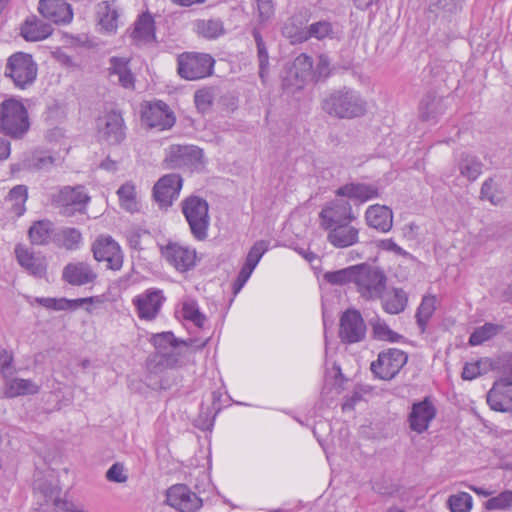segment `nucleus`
<instances>
[{"label": "nucleus", "mask_w": 512, "mask_h": 512, "mask_svg": "<svg viewBox=\"0 0 512 512\" xmlns=\"http://www.w3.org/2000/svg\"><path fill=\"white\" fill-rule=\"evenodd\" d=\"M208 339L196 344L197 340H181L174 336L170 331L157 333L152 336L151 342L157 350L156 354L150 359L149 365L157 372L163 369L178 368L183 365V350L196 346L201 349L207 344Z\"/></svg>", "instance_id": "f257e3e1"}, {"label": "nucleus", "mask_w": 512, "mask_h": 512, "mask_svg": "<svg viewBox=\"0 0 512 512\" xmlns=\"http://www.w3.org/2000/svg\"><path fill=\"white\" fill-rule=\"evenodd\" d=\"M322 110L337 119H354L365 115L367 103L360 93L349 87L332 90L321 101Z\"/></svg>", "instance_id": "f03ea898"}, {"label": "nucleus", "mask_w": 512, "mask_h": 512, "mask_svg": "<svg viewBox=\"0 0 512 512\" xmlns=\"http://www.w3.org/2000/svg\"><path fill=\"white\" fill-rule=\"evenodd\" d=\"M30 129L27 108L15 98L0 103V132L12 139H22Z\"/></svg>", "instance_id": "7ed1b4c3"}, {"label": "nucleus", "mask_w": 512, "mask_h": 512, "mask_svg": "<svg viewBox=\"0 0 512 512\" xmlns=\"http://www.w3.org/2000/svg\"><path fill=\"white\" fill-rule=\"evenodd\" d=\"M356 291L367 301L382 298L387 287V276L378 267L362 263L356 265L354 277Z\"/></svg>", "instance_id": "20e7f679"}, {"label": "nucleus", "mask_w": 512, "mask_h": 512, "mask_svg": "<svg viewBox=\"0 0 512 512\" xmlns=\"http://www.w3.org/2000/svg\"><path fill=\"white\" fill-rule=\"evenodd\" d=\"M38 65L33 56L24 52L10 55L5 64L4 76L21 90L31 87L36 81Z\"/></svg>", "instance_id": "39448f33"}, {"label": "nucleus", "mask_w": 512, "mask_h": 512, "mask_svg": "<svg viewBox=\"0 0 512 512\" xmlns=\"http://www.w3.org/2000/svg\"><path fill=\"white\" fill-rule=\"evenodd\" d=\"M181 210L194 238L200 241L205 240L210 224L207 201L198 196H189L181 202Z\"/></svg>", "instance_id": "423d86ee"}, {"label": "nucleus", "mask_w": 512, "mask_h": 512, "mask_svg": "<svg viewBox=\"0 0 512 512\" xmlns=\"http://www.w3.org/2000/svg\"><path fill=\"white\" fill-rule=\"evenodd\" d=\"M407 361L406 352L398 348H388L378 354L377 359L371 363L370 370L376 378L390 381L399 374Z\"/></svg>", "instance_id": "0eeeda50"}, {"label": "nucleus", "mask_w": 512, "mask_h": 512, "mask_svg": "<svg viewBox=\"0 0 512 512\" xmlns=\"http://www.w3.org/2000/svg\"><path fill=\"white\" fill-rule=\"evenodd\" d=\"M214 59L205 53L186 52L177 58V72L186 80H198L212 74Z\"/></svg>", "instance_id": "6e6552de"}, {"label": "nucleus", "mask_w": 512, "mask_h": 512, "mask_svg": "<svg viewBox=\"0 0 512 512\" xmlns=\"http://www.w3.org/2000/svg\"><path fill=\"white\" fill-rule=\"evenodd\" d=\"M90 197L83 186H64L52 196V203L60 214L70 217L76 212L82 213Z\"/></svg>", "instance_id": "1a4fd4ad"}, {"label": "nucleus", "mask_w": 512, "mask_h": 512, "mask_svg": "<svg viewBox=\"0 0 512 512\" xmlns=\"http://www.w3.org/2000/svg\"><path fill=\"white\" fill-rule=\"evenodd\" d=\"M92 251L95 260L106 262L111 270H120L123 265V253L119 244L110 236H101L93 243Z\"/></svg>", "instance_id": "9d476101"}, {"label": "nucleus", "mask_w": 512, "mask_h": 512, "mask_svg": "<svg viewBox=\"0 0 512 512\" xmlns=\"http://www.w3.org/2000/svg\"><path fill=\"white\" fill-rule=\"evenodd\" d=\"M366 324L361 313L355 309L346 310L339 324V337L344 343L352 344L364 340Z\"/></svg>", "instance_id": "9b49d317"}, {"label": "nucleus", "mask_w": 512, "mask_h": 512, "mask_svg": "<svg viewBox=\"0 0 512 512\" xmlns=\"http://www.w3.org/2000/svg\"><path fill=\"white\" fill-rule=\"evenodd\" d=\"M182 178L179 174L171 173L161 177L153 187V197L160 208L172 206L182 188Z\"/></svg>", "instance_id": "f8f14e48"}, {"label": "nucleus", "mask_w": 512, "mask_h": 512, "mask_svg": "<svg viewBox=\"0 0 512 512\" xmlns=\"http://www.w3.org/2000/svg\"><path fill=\"white\" fill-rule=\"evenodd\" d=\"M166 496L167 504L180 512H196L202 507V500L184 484L170 487Z\"/></svg>", "instance_id": "ddd939ff"}, {"label": "nucleus", "mask_w": 512, "mask_h": 512, "mask_svg": "<svg viewBox=\"0 0 512 512\" xmlns=\"http://www.w3.org/2000/svg\"><path fill=\"white\" fill-rule=\"evenodd\" d=\"M164 301L165 297L162 290L155 288L147 289L132 300L137 309L138 317L148 321L157 317Z\"/></svg>", "instance_id": "4468645a"}, {"label": "nucleus", "mask_w": 512, "mask_h": 512, "mask_svg": "<svg viewBox=\"0 0 512 512\" xmlns=\"http://www.w3.org/2000/svg\"><path fill=\"white\" fill-rule=\"evenodd\" d=\"M320 218L323 229H329L338 224L349 223L355 216L348 201L335 199L321 210Z\"/></svg>", "instance_id": "2eb2a0df"}, {"label": "nucleus", "mask_w": 512, "mask_h": 512, "mask_svg": "<svg viewBox=\"0 0 512 512\" xmlns=\"http://www.w3.org/2000/svg\"><path fill=\"white\" fill-rule=\"evenodd\" d=\"M100 136L109 144H119L126 136L122 114L110 111L98 121Z\"/></svg>", "instance_id": "dca6fc26"}, {"label": "nucleus", "mask_w": 512, "mask_h": 512, "mask_svg": "<svg viewBox=\"0 0 512 512\" xmlns=\"http://www.w3.org/2000/svg\"><path fill=\"white\" fill-rule=\"evenodd\" d=\"M202 150L193 145H172L165 161L170 168L196 166L201 163Z\"/></svg>", "instance_id": "f3484780"}, {"label": "nucleus", "mask_w": 512, "mask_h": 512, "mask_svg": "<svg viewBox=\"0 0 512 512\" xmlns=\"http://www.w3.org/2000/svg\"><path fill=\"white\" fill-rule=\"evenodd\" d=\"M164 258L179 272H186L195 266L196 251L177 243H169L163 249Z\"/></svg>", "instance_id": "a211bd4d"}, {"label": "nucleus", "mask_w": 512, "mask_h": 512, "mask_svg": "<svg viewBox=\"0 0 512 512\" xmlns=\"http://www.w3.org/2000/svg\"><path fill=\"white\" fill-rule=\"evenodd\" d=\"M447 109L445 97L435 91H428L418 105V117L421 121L436 122Z\"/></svg>", "instance_id": "6ab92c4d"}, {"label": "nucleus", "mask_w": 512, "mask_h": 512, "mask_svg": "<svg viewBox=\"0 0 512 512\" xmlns=\"http://www.w3.org/2000/svg\"><path fill=\"white\" fill-rule=\"evenodd\" d=\"M39 13L55 24H67L73 19L71 5L64 0H40Z\"/></svg>", "instance_id": "aec40b11"}, {"label": "nucleus", "mask_w": 512, "mask_h": 512, "mask_svg": "<svg viewBox=\"0 0 512 512\" xmlns=\"http://www.w3.org/2000/svg\"><path fill=\"white\" fill-rule=\"evenodd\" d=\"M435 416L436 409L433 403L425 398L423 401L413 404L409 414L410 428L417 433H423L428 429Z\"/></svg>", "instance_id": "412c9836"}, {"label": "nucleus", "mask_w": 512, "mask_h": 512, "mask_svg": "<svg viewBox=\"0 0 512 512\" xmlns=\"http://www.w3.org/2000/svg\"><path fill=\"white\" fill-rule=\"evenodd\" d=\"M349 223H342L325 229L327 241L335 248H347L359 242V229Z\"/></svg>", "instance_id": "4be33fe9"}, {"label": "nucleus", "mask_w": 512, "mask_h": 512, "mask_svg": "<svg viewBox=\"0 0 512 512\" xmlns=\"http://www.w3.org/2000/svg\"><path fill=\"white\" fill-rule=\"evenodd\" d=\"M143 118L151 128L165 130L173 126L175 118L169 107L163 101H157L150 104L148 109L143 113Z\"/></svg>", "instance_id": "5701e85b"}, {"label": "nucleus", "mask_w": 512, "mask_h": 512, "mask_svg": "<svg viewBox=\"0 0 512 512\" xmlns=\"http://www.w3.org/2000/svg\"><path fill=\"white\" fill-rule=\"evenodd\" d=\"M97 278V274L86 262L68 263L62 271V279L73 286H83L92 283Z\"/></svg>", "instance_id": "b1692460"}, {"label": "nucleus", "mask_w": 512, "mask_h": 512, "mask_svg": "<svg viewBox=\"0 0 512 512\" xmlns=\"http://www.w3.org/2000/svg\"><path fill=\"white\" fill-rule=\"evenodd\" d=\"M15 255L20 266L29 274L37 278H42L46 275L47 263L43 256L34 254L22 245L15 247Z\"/></svg>", "instance_id": "393cba45"}, {"label": "nucleus", "mask_w": 512, "mask_h": 512, "mask_svg": "<svg viewBox=\"0 0 512 512\" xmlns=\"http://www.w3.org/2000/svg\"><path fill=\"white\" fill-rule=\"evenodd\" d=\"M487 402L495 411H510L512 409V384L496 380L487 394Z\"/></svg>", "instance_id": "a878e982"}, {"label": "nucleus", "mask_w": 512, "mask_h": 512, "mask_svg": "<svg viewBox=\"0 0 512 512\" xmlns=\"http://www.w3.org/2000/svg\"><path fill=\"white\" fill-rule=\"evenodd\" d=\"M54 161V158L45 152L25 153L17 163L11 165V170L12 172L47 170L54 165Z\"/></svg>", "instance_id": "bb28decb"}, {"label": "nucleus", "mask_w": 512, "mask_h": 512, "mask_svg": "<svg viewBox=\"0 0 512 512\" xmlns=\"http://www.w3.org/2000/svg\"><path fill=\"white\" fill-rule=\"evenodd\" d=\"M365 220L369 227L386 233L393 226V212L385 205H371L365 212Z\"/></svg>", "instance_id": "cd10ccee"}, {"label": "nucleus", "mask_w": 512, "mask_h": 512, "mask_svg": "<svg viewBox=\"0 0 512 512\" xmlns=\"http://www.w3.org/2000/svg\"><path fill=\"white\" fill-rule=\"evenodd\" d=\"M336 195L347 197L359 203L379 197V189L375 185L365 183H348L336 190Z\"/></svg>", "instance_id": "c85d7f7f"}, {"label": "nucleus", "mask_w": 512, "mask_h": 512, "mask_svg": "<svg viewBox=\"0 0 512 512\" xmlns=\"http://www.w3.org/2000/svg\"><path fill=\"white\" fill-rule=\"evenodd\" d=\"M96 15L101 30L107 33L116 31L119 14L115 0L99 2L96 6Z\"/></svg>", "instance_id": "c756f323"}, {"label": "nucleus", "mask_w": 512, "mask_h": 512, "mask_svg": "<svg viewBox=\"0 0 512 512\" xmlns=\"http://www.w3.org/2000/svg\"><path fill=\"white\" fill-rule=\"evenodd\" d=\"M53 32L51 24L45 23L36 16L28 17L21 27V35L27 41H41Z\"/></svg>", "instance_id": "7c9ffc66"}, {"label": "nucleus", "mask_w": 512, "mask_h": 512, "mask_svg": "<svg viewBox=\"0 0 512 512\" xmlns=\"http://www.w3.org/2000/svg\"><path fill=\"white\" fill-rule=\"evenodd\" d=\"M109 74L116 76L118 83L127 89L134 88V76L129 68V59L113 56L109 59Z\"/></svg>", "instance_id": "2f4dec72"}, {"label": "nucleus", "mask_w": 512, "mask_h": 512, "mask_svg": "<svg viewBox=\"0 0 512 512\" xmlns=\"http://www.w3.org/2000/svg\"><path fill=\"white\" fill-rule=\"evenodd\" d=\"M35 489L44 496L47 503H52L56 509L65 512H74L71 509L72 503L60 499L61 490L57 485L37 480L35 482Z\"/></svg>", "instance_id": "473e14b6"}, {"label": "nucleus", "mask_w": 512, "mask_h": 512, "mask_svg": "<svg viewBox=\"0 0 512 512\" xmlns=\"http://www.w3.org/2000/svg\"><path fill=\"white\" fill-rule=\"evenodd\" d=\"M380 300L382 308L386 313L396 315L405 310L408 296L403 289L392 288L390 291L384 292Z\"/></svg>", "instance_id": "72a5a7b5"}, {"label": "nucleus", "mask_w": 512, "mask_h": 512, "mask_svg": "<svg viewBox=\"0 0 512 512\" xmlns=\"http://www.w3.org/2000/svg\"><path fill=\"white\" fill-rule=\"evenodd\" d=\"M56 230L50 220H39L34 222L29 228L28 235L31 243L34 245H48L54 243V234Z\"/></svg>", "instance_id": "f704fd0d"}, {"label": "nucleus", "mask_w": 512, "mask_h": 512, "mask_svg": "<svg viewBox=\"0 0 512 512\" xmlns=\"http://www.w3.org/2000/svg\"><path fill=\"white\" fill-rule=\"evenodd\" d=\"M483 166L482 161L470 153H461L457 161L460 175L469 182L475 181L482 174Z\"/></svg>", "instance_id": "c9c22d12"}, {"label": "nucleus", "mask_w": 512, "mask_h": 512, "mask_svg": "<svg viewBox=\"0 0 512 512\" xmlns=\"http://www.w3.org/2000/svg\"><path fill=\"white\" fill-rule=\"evenodd\" d=\"M82 242L81 232L73 227L57 229L54 234V244L66 250H77Z\"/></svg>", "instance_id": "e433bc0d"}, {"label": "nucleus", "mask_w": 512, "mask_h": 512, "mask_svg": "<svg viewBox=\"0 0 512 512\" xmlns=\"http://www.w3.org/2000/svg\"><path fill=\"white\" fill-rule=\"evenodd\" d=\"M132 37L142 43L150 42L154 39V20L149 14L141 15L134 25Z\"/></svg>", "instance_id": "4c0bfd02"}, {"label": "nucleus", "mask_w": 512, "mask_h": 512, "mask_svg": "<svg viewBox=\"0 0 512 512\" xmlns=\"http://www.w3.org/2000/svg\"><path fill=\"white\" fill-rule=\"evenodd\" d=\"M120 206L130 213L139 210L136 187L132 182H126L117 190Z\"/></svg>", "instance_id": "58836bf2"}, {"label": "nucleus", "mask_w": 512, "mask_h": 512, "mask_svg": "<svg viewBox=\"0 0 512 512\" xmlns=\"http://www.w3.org/2000/svg\"><path fill=\"white\" fill-rule=\"evenodd\" d=\"M40 387L30 379L13 378L7 382V394L10 397L38 393Z\"/></svg>", "instance_id": "ea45409f"}, {"label": "nucleus", "mask_w": 512, "mask_h": 512, "mask_svg": "<svg viewBox=\"0 0 512 512\" xmlns=\"http://www.w3.org/2000/svg\"><path fill=\"white\" fill-rule=\"evenodd\" d=\"M196 29L198 34L207 39H215L225 33L224 24L219 18L198 20Z\"/></svg>", "instance_id": "a19ab883"}, {"label": "nucleus", "mask_w": 512, "mask_h": 512, "mask_svg": "<svg viewBox=\"0 0 512 512\" xmlns=\"http://www.w3.org/2000/svg\"><path fill=\"white\" fill-rule=\"evenodd\" d=\"M373 336L380 341L399 342L403 336L391 330L386 322L379 317L370 320Z\"/></svg>", "instance_id": "79ce46f5"}, {"label": "nucleus", "mask_w": 512, "mask_h": 512, "mask_svg": "<svg viewBox=\"0 0 512 512\" xmlns=\"http://www.w3.org/2000/svg\"><path fill=\"white\" fill-rule=\"evenodd\" d=\"M295 77L302 82L314 80L313 60L305 53L298 55L293 62Z\"/></svg>", "instance_id": "37998d69"}, {"label": "nucleus", "mask_w": 512, "mask_h": 512, "mask_svg": "<svg viewBox=\"0 0 512 512\" xmlns=\"http://www.w3.org/2000/svg\"><path fill=\"white\" fill-rule=\"evenodd\" d=\"M436 298L434 296L423 297L416 312V322L421 332H425L426 325L435 311Z\"/></svg>", "instance_id": "c03bdc74"}, {"label": "nucleus", "mask_w": 512, "mask_h": 512, "mask_svg": "<svg viewBox=\"0 0 512 512\" xmlns=\"http://www.w3.org/2000/svg\"><path fill=\"white\" fill-rule=\"evenodd\" d=\"M181 312L185 320L191 321L198 328H202L204 326L206 316L200 311L195 300H185L182 303Z\"/></svg>", "instance_id": "a18cd8bd"}, {"label": "nucleus", "mask_w": 512, "mask_h": 512, "mask_svg": "<svg viewBox=\"0 0 512 512\" xmlns=\"http://www.w3.org/2000/svg\"><path fill=\"white\" fill-rule=\"evenodd\" d=\"M252 35L254 37V40L256 42L257 46V57L259 62V77L264 82L265 76L268 72L269 68V56L268 52L265 46V43L263 41V38L261 36V33L256 28L253 29Z\"/></svg>", "instance_id": "49530a36"}, {"label": "nucleus", "mask_w": 512, "mask_h": 512, "mask_svg": "<svg viewBox=\"0 0 512 512\" xmlns=\"http://www.w3.org/2000/svg\"><path fill=\"white\" fill-rule=\"evenodd\" d=\"M489 365L500 374L497 380L512 384V353L499 356L494 362L489 363Z\"/></svg>", "instance_id": "de8ad7c7"}, {"label": "nucleus", "mask_w": 512, "mask_h": 512, "mask_svg": "<svg viewBox=\"0 0 512 512\" xmlns=\"http://www.w3.org/2000/svg\"><path fill=\"white\" fill-rule=\"evenodd\" d=\"M356 265L349 266L337 271L326 272L323 278L331 285H344L347 283L354 284Z\"/></svg>", "instance_id": "09e8293b"}, {"label": "nucleus", "mask_w": 512, "mask_h": 512, "mask_svg": "<svg viewBox=\"0 0 512 512\" xmlns=\"http://www.w3.org/2000/svg\"><path fill=\"white\" fill-rule=\"evenodd\" d=\"M501 329V326L493 323H485L483 326L475 329L470 335L469 343L472 346L480 345L495 336Z\"/></svg>", "instance_id": "8fccbe9b"}, {"label": "nucleus", "mask_w": 512, "mask_h": 512, "mask_svg": "<svg viewBox=\"0 0 512 512\" xmlns=\"http://www.w3.org/2000/svg\"><path fill=\"white\" fill-rule=\"evenodd\" d=\"M472 503V496L466 492L453 494L447 500V505L451 512H469L472 508Z\"/></svg>", "instance_id": "3c124183"}, {"label": "nucleus", "mask_w": 512, "mask_h": 512, "mask_svg": "<svg viewBox=\"0 0 512 512\" xmlns=\"http://www.w3.org/2000/svg\"><path fill=\"white\" fill-rule=\"evenodd\" d=\"M465 0H430L429 9L434 13L455 14L459 12Z\"/></svg>", "instance_id": "603ef678"}, {"label": "nucleus", "mask_w": 512, "mask_h": 512, "mask_svg": "<svg viewBox=\"0 0 512 512\" xmlns=\"http://www.w3.org/2000/svg\"><path fill=\"white\" fill-rule=\"evenodd\" d=\"M9 200L14 201L13 210L17 216H21L25 212V202L28 198L27 187L25 185H17L13 187L9 194Z\"/></svg>", "instance_id": "864d4df0"}, {"label": "nucleus", "mask_w": 512, "mask_h": 512, "mask_svg": "<svg viewBox=\"0 0 512 512\" xmlns=\"http://www.w3.org/2000/svg\"><path fill=\"white\" fill-rule=\"evenodd\" d=\"M485 507L488 510H509L512 508V490H505L490 498Z\"/></svg>", "instance_id": "5fc2aeb1"}, {"label": "nucleus", "mask_w": 512, "mask_h": 512, "mask_svg": "<svg viewBox=\"0 0 512 512\" xmlns=\"http://www.w3.org/2000/svg\"><path fill=\"white\" fill-rule=\"evenodd\" d=\"M214 101V93L211 88H204L197 90L194 94V102L196 105V108L201 113L208 112Z\"/></svg>", "instance_id": "6e6d98bb"}, {"label": "nucleus", "mask_w": 512, "mask_h": 512, "mask_svg": "<svg viewBox=\"0 0 512 512\" xmlns=\"http://www.w3.org/2000/svg\"><path fill=\"white\" fill-rule=\"evenodd\" d=\"M489 363L488 359H482L474 363H466L462 371V378L465 380L475 379L486 372L487 364Z\"/></svg>", "instance_id": "4d7b16f0"}, {"label": "nucleus", "mask_w": 512, "mask_h": 512, "mask_svg": "<svg viewBox=\"0 0 512 512\" xmlns=\"http://www.w3.org/2000/svg\"><path fill=\"white\" fill-rule=\"evenodd\" d=\"M309 37L316 38L318 40H322L324 38H331L333 34L332 24L327 21H318L312 23L308 27Z\"/></svg>", "instance_id": "13d9d810"}, {"label": "nucleus", "mask_w": 512, "mask_h": 512, "mask_svg": "<svg viewBox=\"0 0 512 512\" xmlns=\"http://www.w3.org/2000/svg\"><path fill=\"white\" fill-rule=\"evenodd\" d=\"M255 268L256 266L245 261L244 265L242 266L238 274L236 281L233 284L234 294H237L243 288V286L248 281Z\"/></svg>", "instance_id": "bf43d9fd"}, {"label": "nucleus", "mask_w": 512, "mask_h": 512, "mask_svg": "<svg viewBox=\"0 0 512 512\" xmlns=\"http://www.w3.org/2000/svg\"><path fill=\"white\" fill-rule=\"evenodd\" d=\"M255 268L256 266L245 261L244 265L242 266L238 274L236 281L233 284L234 294H237L243 288V286L248 281Z\"/></svg>", "instance_id": "052dcab7"}, {"label": "nucleus", "mask_w": 512, "mask_h": 512, "mask_svg": "<svg viewBox=\"0 0 512 512\" xmlns=\"http://www.w3.org/2000/svg\"><path fill=\"white\" fill-rule=\"evenodd\" d=\"M267 250V245L264 241H258L256 242L250 249V251L247 254L246 262L257 266L260 259L262 258L263 254Z\"/></svg>", "instance_id": "680f3d73"}, {"label": "nucleus", "mask_w": 512, "mask_h": 512, "mask_svg": "<svg viewBox=\"0 0 512 512\" xmlns=\"http://www.w3.org/2000/svg\"><path fill=\"white\" fill-rule=\"evenodd\" d=\"M106 478L111 482L124 483L128 477L124 473V466L120 463H114L106 472Z\"/></svg>", "instance_id": "e2e57ef3"}, {"label": "nucleus", "mask_w": 512, "mask_h": 512, "mask_svg": "<svg viewBox=\"0 0 512 512\" xmlns=\"http://www.w3.org/2000/svg\"><path fill=\"white\" fill-rule=\"evenodd\" d=\"M329 65L330 62L326 55H320L318 57L316 69L313 70L315 81L326 78L329 75Z\"/></svg>", "instance_id": "0e129e2a"}, {"label": "nucleus", "mask_w": 512, "mask_h": 512, "mask_svg": "<svg viewBox=\"0 0 512 512\" xmlns=\"http://www.w3.org/2000/svg\"><path fill=\"white\" fill-rule=\"evenodd\" d=\"M257 7L261 21H266L273 15L272 0H257Z\"/></svg>", "instance_id": "69168bd1"}, {"label": "nucleus", "mask_w": 512, "mask_h": 512, "mask_svg": "<svg viewBox=\"0 0 512 512\" xmlns=\"http://www.w3.org/2000/svg\"><path fill=\"white\" fill-rule=\"evenodd\" d=\"M492 188H493V179L488 178L487 180H485L483 182V184L481 186V191H480L481 198L489 200L492 204H497V202L495 201V197L492 193Z\"/></svg>", "instance_id": "338daca9"}, {"label": "nucleus", "mask_w": 512, "mask_h": 512, "mask_svg": "<svg viewBox=\"0 0 512 512\" xmlns=\"http://www.w3.org/2000/svg\"><path fill=\"white\" fill-rule=\"evenodd\" d=\"M380 248L387 251H393L399 255H402L405 253V251L398 246L392 239H385L380 242L379 245Z\"/></svg>", "instance_id": "774afa93"}]
</instances>
